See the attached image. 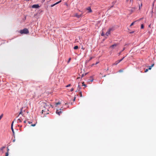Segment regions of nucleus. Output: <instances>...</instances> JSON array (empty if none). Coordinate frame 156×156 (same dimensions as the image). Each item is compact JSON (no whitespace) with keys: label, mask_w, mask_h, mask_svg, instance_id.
Returning <instances> with one entry per match:
<instances>
[{"label":"nucleus","mask_w":156,"mask_h":156,"mask_svg":"<svg viewBox=\"0 0 156 156\" xmlns=\"http://www.w3.org/2000/svg\"><path fill=\"white\" fill-rule=\"evenodd\" d=\"M20 33L21 34H27L29 33L28 30L26 28L20 30Z\"/></svg>","instance_id":"f257e3e1"},{"label":"nucleus","mask_w":156,"mask_h":156,"mask_svg":"<svg viewBox=\"0 0 156 156\" xmlns=\"http://www.w3.org/2000/svg\"><path fill=\"white\" fill-rule=\"evenodd\" d=\"M46 108H45L44 109L42 110V114L44 113V114H48V113L47 112L48 111V107L46 105Z\"/></svg>","instance_id":"f03ea898"},{"label":"nucleus","mask_w":156,"mask_h":156,"mask_svg":"<svg viewBox=\"0 0 156 156\" xmlns=\"http://www.w3.org/2000/svg\"><path fill=\"white\" fill-rule=\"evenodd\" d=\"M82 14H80V15H78V13H75L74 14V17H76L77 18H80V17H81L82 16Z\"/></svg>","instance_id":"7ed1b4c3"},{"label":"nucleus","mask_w":156,"mask_h":156,"mask_svg":"<svg viewBox=\"0 0 156 156\" xmlns=\"http://www.w3.org/2000/svg\"><path fill=\"white\" fill-rule=\"evenodd\" d=\"M32 7L33 8L38 9L40 7V6L38 5V4H35L32 5Z\"/></svg>","instance_id":"20e7f679"},{"label":"nucleus","mask_w":156,"mask_h":156,"mask_svg":"<svg viewBox=\"0 0 156 156\" xmlns=\"http://www.w3.org/2000/svg\"><path fill=\"white\" fill-rule=\"evenodd\" d=\"M111 30V29H110L106 33L105 35L108 36L110 33V31Z\"/></svg>","instance_id":"39448f33"},{"label":"nucleus","mask_w":156,"mask_h":156,"mask_svg":"<svg viewBox=\"0 0 156 156\" xmlns=\"http://www.w3.org/2000/svg\"><path fill=\"white\" fill-rule=\"evenodd\" d=\"M62 1L61 0H60V1L56 2V3H55V4H52V5H51V7H53L55 5L59 3H60V2H61Z\"/></svg>","instance_id":"423d86ee"},{"label":"nucleus","mask_w":156,"mask_h":156,"mask_svg":"<svg viewBox=\"0 0 156 156\" xmlns=\"http://www.w3.org/2000/svg\"><path fill=\"white\" fill-rule=\"evenodd\" d=\"M56 113L57 114L60 115V114L62 113V112L61 111H59L58 110H57Z\"/></svg>","instance_id":"0eeeda50"},{"label":"nucleus","mask_w":156,"mask_h":156,"mask_svg":"<svg viewBox=\"0 0 156 156\" xmlns=\"http://www.w3.org/2000/svg\"><path fill=\"white\" fill-rule=\"evenodd\" d=\"M13 122H12V123L11 126V130L12 132L13 133H14V130H13Z\"/></svg>","instance_id":"6e6552de"},{"label":"nucleus","mask_w":156,"mask_h":156,"mask_svg":"<svg viewBox=\"0 0 156 156\" xmlns=\"http://www.w3.org/2000/svg\"><path fill=\"white\" fill-rule=\"evenodd\" d=\"M117 45V44H113L112 45H111L110 47V48H113L114 47H116Z\"/></svg>","instance_id":"1a4fd4ad"},{"label":"nucleus","mask_w":156,"mask_h":156,"mask_svg":"<svg viewBox=\"0 0 156 156\" xmlns=\"http://www.w3.org/2000/svg\"><path fill=\"white\" fill-rule=\"evenodd\" d=\"M120 62H119V60H118L115 63L113 64V65H117L118 63H119Z\"/></svg>","instance_id":"9d476101"},{"label":"nucleus","mask_w":156,"mask_h":156,"mask_svg":"<svg viewBox=\"0 0 156 156\" xmlns=\"http://www.w3.org/2000/svg\"><path fill=\"white\" fill-rule=\"evenodd\" d=\"M87 9L89 11V12H92V10L90 7H88Z\"/></svg>","instance_id":"9b49d317"},{"label":"nucleus","mask_w":156,"mask_h":156,"mask_svg":"<svg viewBox=\"0 0 156 156\" xmlns=\"http://www.w3.org/2000/svg\"><path fill=\"white\" fill-rule=\"evenodd\" d=\"M80 89H81L80 87V86L79 85H78V87H77V90L78 91H79Z\"/></svg>","instance_id":"f8f14e48"},{"label":"nucleus","mask_w":156,"mask_h":156,"mask_svg":"<svg viewBox=\"0 0 156 156\" xmlns=\"http://www.w3.org/2000/svg\"><path fill=\"white\" fill-rule=\"evenodd\" d=\"M17 122H22V121H21V119H19L18 120H17Z\"/></svg>","instance_id":"ddd939ff"},{"label":"nucleus","mask_w":156,"mask_h":156,"mask_svg":"<svg viewBox=\"0 0 156 156\" xmlns=\"http://www.w3.org/2000/svg\"><path fill=\"white\" fill-rule=\"evenodd\" d=\"M78 48V46H76L74 47V49H77Z\"/></svg>","instance_id":"4468645a"},{"label":"nucleus","mask_w":156,"mask_h":156,"mask_svg":"<svg viewBox=\"0 0 156 156\" xmlns=\"http://www.w3.org/2000/svg\"><path fill=\"white\" fill-rule=\"evenodd\" d=\"M90 81L91 82H92L93 80V79L92 77L91 76L90 77Z\"/></svg>","instance_id":"2eb2a0df"},{"label":"nucleus","mask_w":156,"mask_h":156,"mask_svg":"<svg viewBox=\"0 0 156 156\" xmlns=\"http://www.w3.org/2000/svg\"><path fill=\"white\" fill-rule=\"evenodd\" d=\"M79 93H80V97H82V92L81 91H80Z\"/></svg>","instance_id":"dca6fc26"},{"label":"nucleus","mask_w":156,"mask_h":156,"mask_svg":"<svg viewBox=\"0 0 156 156\" xmlns=\"http://www.w3.org/2000/svg\"><path fill=\"white\" fill-rule=\"evenodd\" d=\"M135 22H136V21H134V22H133L132 23H131V25H130V27H131V26H133V25H134V23H135Z\"/></svg>","instance_id":"f3484780"},{"label":"nucleus","mask_w":156,"mask_h":156,"mask_svg":"<svg viewBox=\"0 0 156 156\" xmlns=\"http://www.w3.org/2000/svg\"><path fill=\"white\" fill-rule=\"evenodd\" d=\"M82 86H84L85 87H87V85L84 84V82H83L82 83Z\"/></svg>","instance_id":"a211bd4d"},{"label":"nucleus","mask_w":156,"mask_h":156,"mask_svg":"<svg viewBox=\"0 0 156 156\" xmlns=\"http://www.w3.org/2000/svg\"><path fill=\"white\" fill-rule=\"evenodd\" d=\"M144 28V25L143 24H142L141 26V29H143Z\"/></svg>","instance_id":"6ab92c4d"},{"label":"nucleus","mask_w":156,"mask_h":156,"mask_svg":"<svg viewBox=\"0 0 156 156\" xmlns=\"http://www.w3.org/2000/svg\"><path fill=\"white\" fill-rule=\"evenodd\" d=\"M3 116V114H2L0 116V120L2 118Z\"/></svg>","instance_id":"aec40b11"},{"label":"nucleus","mask_w":156,"mask_h":156,"mask_svg":"<svg viewBox=\"0 0 156 156\" xmlns=\"http://www.w3.org/2000/svg\"><path fill=\"white\" fill-rule=\"evenodd\" d=\"M125 57H123V58H121V59L119 60V62H121L125 58Z\"/></svg>","instance_id":"412c9836"},{"label":"nucleus","mask_w":156,"mask_h":156,"mask_svg":"<svg viewBox=\"0 0 156 156\" xmlns=\"http://www.w3.org/2000/svg\"><path fill=\"white\" fill-rule=\"evenodd\" d=\"M70 86H71V84H69L68 85H67L66 86V87H69Z\"/></svg>","instance_id":"4be33fe9"},{"label":"nucleus","mask_w":156,"mask_h":156,"mask_svg":"<svg viewBox=\"0 0 156 156\" xmlns=\"http://www.w3.org/2000/svg\"><path fill=\"white\" fill-rule=\"evenodd\" d=\"M71 59V58H69L68 61V63H69V62H70V60Z\"/></svg>","instance_id":"5701e85b"},{"label":"nucleus","mask_w":156,"mask_h":156,"mask_svg":"<svg viewBox=\"0 0 156 156\" xmlns=\"http://www.w3.org/2000/svg\"><path fill=\"white\" fill-rule=\"evenodd\" d=\"M8 155H9L8 152H6L5 154V156H8Z\"/></svg>","instance_id":"b1692460"},{"label":"nucleus","mask_w":156,"mask_h":156,"mask_svg":"<svg viewBox=\"0 0 156 156\" xmlns=\"http://www.w3.org/2000/svg\"><path fill=\"white\" fill-rule=\"evenodd\" d=\"M60 104V103L59 102H58V103H57L56 104V105H59Z\"/></svg>","instance_id":"393cba45"},{"label":"nucleus","mask_w":156,"mask_h":156,"mask_svg":"<svg viewBox=\"0 0 156 156\" xmlns=\"http://www.w3.org/2000/svg\"><path fill=\"white\" fill-rule=\"evenodd\" d=\"M151 68H152L151 66H150L149 67L148 69L150 70L151 69Z\"/></svg>","instance_id":"a878e982"},{"label":"nucleus","mask_w":156,"mask_h":156,"mask_svg":"<svg viewBox=\"0 0 156 156\" xmlns=\"http://www.w3.org/2000/svg\"><path fill=\"white\" fill-rule=\"evenodd\" d=\"M148 69H145V72H147L148 71Z\"/></svg>","instance_id":"bb28decb"},{"label":"nucleus","mask_w":156,"mask_h":156,"mask_svg":"<svg viewBox=\"0 0 156 156\" xmlns=\"http://www.w3.org/2000/svg\"><path fill=\"white\" fill-rule=\"evenodd\" d=\"M4 148H5V147H2L1 148V150H3V149H4Z\"/></svg>","instance_id":"cd10ccee"},{"label":"nucleus","mask_w":156,"mask_h":156,"mask_svg":"<svg viewBox=\"0 0 156 156\" xmlns=\"http://www.w3.org/2000/svg\"><path fill=\"white\" fill-rule=\"evenodd\" d=\"M35 125H36V124H32V125H31V126H35Z\"/></svg>","instance_id":"c85d7f7f"},{"label":"nucleus","mask_w":156,"mask_h":156,"mask_svg":"<svg viewBox=\"0 0 156 156\" xmlns=\"http://www.w3.org/2000/svg\"><path fill=\"white\" fill-rule=\"evenodd\" d=\"M104 35H105V34H104V33H101V35L102 36H104Z\"/></svg>","instance_id":"c756f323"},{"label":"nucleus","mask_w":156,"mask_h":156,"mask_svg":"<svg viewBox=\"0 0 156 156\" xmlns=\"http://www.w3.org/2000/svg\"><path fill=\"white\" fill-rule=\"evenodd\" d=\"M74 90V89L73 88H72V89H71L70 90L71 91H73Z\"/></svg>","instance_id":"7c9ffc66"},{"label":"nucleus","mask_w":156,"mask_h":156,"mask_svg":"<svg viewBox=\"0 0 156 156\" xmlns=\"http://www.w3.org/2000/svg\"><path fill=\"white\" fill-rule=\"evenodd\" d=\"M154 64H152L151 65V67H153V66H154Z\"/></svg>","instance_id":"2f4dec72"},{"label":"nucleus","mask_w":156,"mask_h":156,"mask_svg":"<svg viewBox=\"0 0 156 156\" xmlns=\"http://www.w3.org/2000/svg\"><path fill=\"white\" fill-rule=\"evenodd\" d=\"M125 49V48H123L122 50L121 51V52H122Z\"/></svg>","instance_id":"473e14b6"},{"label":"nucleus","mask_w":156,"mask_h":156,"mask_svg":"<svg viewBox=\"0 0 156 156\" xmlns=\"http://www.w3.org/2000/svg\"><path fill=\"white\" fill-rule=\"evenodd\" d=\"M42 2H44L45 1V0H41Z\"/></svg>","instance_id":"72a5a7b5"},{"label":"nucleus","mask_w":156,"mask_h":156,"mask_svg":"<svg viewBox=\"0 0 156 156\" xmlns=\"http://www.w3.org/2000/svg\"><path fill=\"white\" fill-rule=\"evenodd\" d=\"M28 123H29V124H30V123H31V122H30V121H28Z\"/></svg>","instance_id":"f704fd0d"},{"label":"nucleus","mask_w":156,"mask_h":156,"mask_svg":"<svg viewBox=\"0 0 156 156\" xmlns=\"http://www.w3.org/2000/svg\"><path fill=\"white\" fill-rule=\"evenodd\" d=\"M98 63H99V62H96V64H95L96 65L97 64H98Z\"/></svg>","instance_id":"c9c22d12"},{"label":"nucleus","mask_w":156,"mask_h":156,"mask_svg":"<svg viewBox=\"0 0 156 156\" xmlns=\"http://www.w3.org/2000/svg\"><path fill=\"white\" fill-rule=\"evenodd\" d=\"M122 71L121 70H120L119 71V72H122Z\"/></svg>","instance_id":"e433bc0d"},{"label":"nucleus","mask_w":156,"mask_h":156,"mask_svg":"<svg viewBox=\"0 0 156 156\" xmlns=\"http://www.w3.org/2000/svg\"><path fill=\"white\" fill-rule=\"evenodd\" d=\"M126 2H128L129 0H126Z\"/></svg>","instance_id":"4c0bfd02"},{"label":"nucleus","mask_w":156,"mask_h":156,"mask_svg":"<svg viewBox=\"0 0 156 156\" xmlns=\"http://www.w3.org/2000/svg\"><path fill=\"white\" fill-rule=\"evenodd\" d=\"M120 53H119V55H120V53Z\"/></svg>","instance_id":"58836bf2"},{"label":"nucleus","mask_w":156,"mask_h":156,"mask_svg":"<svg viewBox=\"0 0 156 156\" xmlns=\"http://www.w3.org/2000/svg\"><path fill=\"white\" fill-rule=\"evenodd\" d=\"M75 98L73 100L74 101L75 100Z\"/></svg>","instance_id":"ea45409f"},{"label":"nucleus","mask_w":156,"mask_h":156,"mask_svg":"<svg viewBox=\"0 0 156 156\" xmlns=\"http://www.w3.org/2000/svg\"><path fill=\"white\" fill-rule=\"evenodd\" d=\"M150 26H151V25H150L149 26V27H150Z\"/></svg>","instance_id":"a19ab883"},{"label":"nucleus","mask_w":156,"mask_h":156,"mask_svg":"<svg viewBox=\"0 0 156 156\" xmlns=\"http://www.w3.org/2000/svg\"><path fill=\"white\" fill-rule=\"evenodd\" d=\"M94 65V64H93L92 65V66H93V65Z\"/></svg>","instance_id":"79ce46f5"},{"label":"nucleus","mask_w":156,"mask_h":156,"mask_svg":"<svg viewBox=\"0 0 156 156\" xmlns=\"http://www.w3.org/2000/svg\"><path fill=\"white\" fill-rule=\"evenodd\" d=\"M83 76V74L82 75V76Z\"/></svg>","instance_id":"37998d69"},{"label":"nucleus","mask_w":156,"mask_h":156,"mask_svg":"<svg viewBox=\"0 0 156 156\" xmlns=\"http://www.w3.org/2000/svg\"><path fill=\"white\" fill-rule=\"evenodd\" d=\"M130 1L131 2L132 1H133V0H130Z\"/></svg>","instance_id":"c03bdc74"},{"label":"nucleus","mask_w":156,"mask_h":156,"mask_svg":"<svg viewBox=\"0 0 156 156\" xmlns=\"http://www.w3.org/2000/svg\"><path fill=\"white\" fill-rule=\"evenodd\" d=\"M15 141V140H13V142H14Z\"/></svg>","instance_id":"a18cd8bd"}]
</instances>
